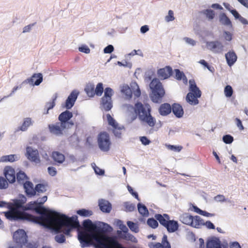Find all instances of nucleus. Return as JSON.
Returning a JSON list of instances; mask_svg holds the SVG:
<instances>
[{
    "label": "nucleus",
    "instance_id": "obj_1",
    "mask_svg": "<svg viewBox=\"0 0 248 248\" xmlns=\"http://www.w3.org/2000/svg\"><path fill=\"white\" fill-rule=\"evenodd\" d=\"M47 197L44 196L41 198H38L36 201L30 202L28 203L29 208H32V211L39 215V216H33L39 222L43 223H46L53 218L56 214L58 212L53 209H49L43 205L47 201Z\"/></svg>",
    "mask_w": 248,
    "mask_h": 248
},
{
    "label": "nucleus",
    "instance_id": "obj_2",
    "mask_svg": "<svg viewBox=\"0 0 248 248\" xmlns=\"http://www.w3.org/2000/svg\"><path fill=\"white\" fill-rule=\"evenodd\" d=\"M124 106L128 110L133 109L135 114L138 115V118L142 122L146 123L149 126L154 127L156 121L151 114V108L149 106L146 109L140 102H137L133 107L130 104H125Z\"/></svg>",
    "mask_w": 248,
    "mask_h": 248
},
{
    "label": "nucleus",
    "instance_id": "obj_3",
    "mask_svg": "<svg viewBox=\"0 0 248 248\" xmlns=\"http://www.w3.org/2000/svg\"><path fill=\"white\" fill-rule=\"evenodd\" d=\"M124 106L128 110L133 109L135 114L138 115V118L142 122L146 123L149 126L154 127L156 121L151 114V108L149 106L146 109L140 102H137L133 107L130 104H125Z\"/></svg>",
    "mask_w": 248,
    "mask_h": 248
},
{
    "label": "nucleus",
    "instance_id": "obj_4",
    "mask_svg": "<svg viewBox=\"0 0 248 248\" xmlns=\"http://www.w3.org/2000/svg\"><path fill=\"white\" fill-rule=\"evenodd\" d=\"M151 93L150 97L153 102L160 103L165 95V92L161 82L157 78H154L150 83Z\"/></svg>",
    "mask_w": 248,
    "mask_h": 248
},
{
    "label": "nucleus",
    "instance_id": "obj_5",
    "mask_svg": "<svg viewBox=\"0 0 248 248\" xmlns=\"http://www.w3.org/2000/svg\"><path fill=\"white\" fill-rule=\"evenodd\" d=\"M155 217L160 224L165 227L169 233L176 232L179 230V224L177 220L170 219V216L167 214H156Z\"/></svg>",
    "mask_w": 248,
    "mask_h": 248
},
{
    "label": "nucleus",
    "instance_id": "obj_6",
    "mask_svg": "<svg viewBox=\"0 0 248 248\" xmlns=\"http://www.w3.org/2000/svg\"><path fill=\"white\" fill-rule=\"evenodd\" d=\"M46 226H41L45 229L51 230L55 233L57 234L62 232V228L66 227V229L64 231V234L66 236H71V232L75 229V226L72 225H63L61 224V222L56 220V219H51L46 223H44Z\"/></svg>",
    "mask_w": 248,
    "mask_h": 248
},
{
    "label": "nucleus",
    "instance_id": "obj_7",
    "mask_svg": "<svg viewBox=\"0 0 248 248\" xmlns=\"http://www.w3.org/2000/svg\"><path fill=\"white\" fill-rule=\"evenodd\" d=\"M5 217L6 218L12 221H27L31 222L40 226H46L41 222L38 221L33 215L28 213H24L21 215H16L10 211L4 212Z\"/></svg>",
    "mask_w": 248,
    "mask_h": 248
},
{
    "label": "nucleus",
    "instance_id": "obj_8",
    "mask_svg": "<svg viewBox=\"0 0 248 248\" xmlns=\"http://www.w3.org/2000/svg\"><path fill=\"white\" fill-rule=\"evenodd\" d=\"M53 218L61 222L62 224L63 225H72L75 226V228H78L80 226L79 222L76 215L69 217L67 215L58 212V213L54 215Z\"/></svg>",
    "mask_w": 248,
    "mask_h": 248
},
{
    "label": "nucleus",
    "instance_id": "obj_9",
    "mask_svg": "<svg viewBox=\"0 0 248 248\" xmlns=\"http://www.w3.org/2000/svg\"><path fill=\"white\" fill-rule=\"evenodd\" d=\"M97 143L101 151H108L111 144L109 134L107 132H101L99 133L97 136Z\"/></svg>",
    "mask_w": 248,
    "mask_h": 248
},
{
    "label": "nucleus",
    "instance_id": "obj_10",
    "mask_svg": "<svg viewBox=\"0 0 248 248\" xmlns=\"http://www.w3.org/2000/svg\"><path fill=\"white\" fill-rule=\"evenodd\" d=\"M13 239L16 244L21 245L23 247L27 244V247L29 248H35L31 243H28V235L26 232L23 229H18L13 234Z\"/></svg>",
    "mask_w": 248,
    "mask_h": 248
},
{
    "label": "nucleus",
    "instance_id": "obj_11",
    "mask_svg": "<svg viewBox=\"0 0 248 248\" xmlns=\"http://www.w3.org/2000/svg\"><path fill=\"white\" fill-rule=\"evenodd\" d=\"M73 113L68 109L62 112L58 116V120L63 127L67 129L71 128L74 125L71 119L73 117Z\"/></svg>",
    "mask_w": 248,
    "mask_h": 248
},
{
    "label": "nucleus",
    "instance_id": "obj_12",
    "mask_svg": "<svg viewBox=\"0 0 248 248\" xmlns=\"http://www.w3.org/2000/svg\"><path fill=\"white\" fill-rule=\"evenodd\" d=\"M26 202V197L23 194H19L18 199H15L13 200V205L17 209L23 211H32V208H30L28 206V203L26 205H24Z\"/></svg>",
    "mask_w": 248,
    "mask_h": 248
},
{
    "label": "nucleus",
    "instance_id": "obj_13",
    "mask_svg": "<svg viewBox=\"0 0 248 248\" xmlns=\"http://www.w3.org/2000/svg\"><path fill=\"white\" fill-rule=\"evenodd\" d=\"M26 156L29 160L36 164L41 162L38 150L31 146L26 147Z\"/></svg>",
    "mask_w": 248,
    "mask_h": 248
},
{
    "label": "nucleus",
    "instance_id": "obj_14",
    "mask_svg": "<svg viewBox=\"0 0 248 248\" xmlns=\"http://www.w3.org/2000/svg\"><path fill=\"white\" fill-rule=\"evenodd\" d=\"M79 93V92L76 90L72 91L66 99L64 104L62 105V107L67 109H71L74 106Z\"/></svg>",
    "mask_w": 248,
    "mask_h": 248
},
{
    "label": "nucleus",
    "instance_id": "obj_15",
    "mask_svg": "<svg viewBox=\"0 0 248 248\" xmlns=\"http://www.w3.org/2000/svg\"><path fill=\"white\" fill-rule=\"evenodd\" d=\"M206 45L207 48L214 53H221L223 50L224 46L219 41H207Z\"/></svg>",
    "mask_w": 248,
    "mask_h": 248
},
{
    "label": "nucleus",
    "instance_id": "obj_16",
    "mask_svg": "<svg viewBox=\"0 0 248 248\" xmlns=\"http://www.w3.org/2000/svg\"><path fill=\"white\" fill-rule=\"evenodd\" d=\"M48 128L51 134L57 136L62 135L63 131L66 129L65 127H63L59 122H57L54 124H49Z\"/></svg>",
    "mask_w": 248,
    "mask_h": 248
},
{
    "label": "nucleus",
    "instance_id": "obj_17",
    "mask_svg": "<svg viewBox=\"0 0 248 248\" xmlns=\"http://www.w3.org/2000/svg\"><path fill=\"white\" fill-rule=\"evenodd\" d=\"M43 81V75L41 73L34 74L31 78L25 80L22 84L30 83L33 85L38 86Z\"/></svg>",
    "mask_w": 248,
    "mask_h": 248
},
{
    "label": "nucleus",
    "instance_id": "obj_18",
    "mask_svg": "<svg viewBox=\"0 0 248 248\" xmlns=\"http://www.w3.org/2000/svg\"><path fill=\"white\" fill-rule=\"evenodd\" d=\"M3 174L6 179L11 184L16 182V177L15 170L10 166H6L4 168Z\"/></svg>",
    "mask_w": 248,
    "mask_h": 248
},
{
    "label": "nucleus",
    "instance_id": "obj_19",
    "mask_svg": "<svg viewBox=\"0 0 248 248\" xmlns=\"http://www.w3.org/2000/svg\"><path fill=\"white\" fill-rule=\"evenodd\" d=\"M23 188L26 195L29 198H32L36 196L35 186L33 183L29 181H26L23 185Z\"/></svg>",
    "mask_w": 248,
    "mask_h": 248
},
{
    "label": "nucleus",
    "instance_id": "obj_20",
    "mask_svg": "<svg viewBox=\"0 0 248 248\" xmlns=\"http://www.w3.org/2000/svg\"><path fill=\"white\" fill-rule=\"evenodd\" d=\"M157 73L158 77L163 79H166L172 75L173 70L170 66H166L164 68L158 69Z\"/></svg>",
    "mask_w": 248,
    "mask_h": 248
},
{
    "label": "nucleus",
    "instance_id": "obj_21",
    "mask_svg": "<svg viewBox=\"0 0 248 248\" xmlns=\"http://www.w3.org/2000/svg\"><path fill=\"white\" fill-rule=\"evenodd\" d=\"M98 206L100 210L105 213H109L112 209L111 203L105 199H100L98 201Z\"/></svg>",
    "mask_w": 248,
    "mask_h": 248
},
{
    "label": "nucleus",
    "instance_id": "obj_22",
    "mask_svg": "<svg viewBox=\"0 0 248 248\" xmlns=\"http://www.w3.org/2000/svg\"><path fill=\"white\" fill-rule=\"evenodd\" d=\"M206 248H222V244L219 238L214 236L207 240Z\"/></svg>",
    "mask_w": 248,
    "mask_h": 248
},
{
    "label": "nucleus",
    "instance_id": "obj_23",
    "mask_svg": "<svg viewBox=\"0 0 248 248\" xmlns=\"http://www.w3.org/2000/svg\"><path fill=\"white\" fill-rule=\"evenodd\" d=\"M171 112H172L174 115L177 118L183 117L184 113L182 106L179 103H174L171 106Z\"/></svg>",
    "mask_w": 248,
    "mask_h": 248
},
{
    "label": "nucleus",
    "instance_id": "obj_24",
    "mask_svg": "<svg viewBox=\"0 0 248 248\" xmlns=\"http://www.w3.org/2000/svg\"><path fill=\"white\" fill-rule=\"evenodd\" d=\"M95 231L103 232H111L113 231V228L108 223L98 221L95 226Z\"/></svg>",
    "mask_w": 248,
    "mask_h": 248
},
{
    "label": "nucleus",
    "instance_id": "obj_25",
    "mask_svg": "<svg viewBox=\"0 0 248 248\" xmlns=\"http://www.w3.org/2000/svg\"><path fill=\"white\" fill-rule=\"evenodd\" d=\"M34 121L30 117H26L23 119V123L21 126L17 127L15 132L19 131H26L30 126L33 125Z\"/></svg>",
    "mask_w": 248,
    "mask_h": 248
},
{
    "label": "nucleus",
    "instance_id": "obj_26",
    "mask_svg": "<svg viewBox=\"0 0 248 248\" xmlns=\"http://www.w3.org/2000/svg\"><path fill=\"white\" fill-rule=\"evenodd\" d=\"M179 220L183 224L191 227L193 226V216L190 215L189 213H185L180 215Z\"/></svg>",
    "mask_w": 248,
    "mask_h": 248
},
{
    "label": "nucleus",
    "instance_id": "obj_27",
    "mask_svg": "<svg viewBox=\"0 0 248 248\" xmlns=\"http://www.w3.org/2000/svg\"><path fill=\"white\" fill-rule=\"evenodd\" d=\"M78 239L82 248L89 247L92 246L90 241L87 239L86 234L83 232H78Z\"/></svg>",
    "mask_w": 248,
    "mask_h": 248
},
{
    "label": "nucleus",
    "instance_id": "obj_28",
    "mask_svg": "<svg viewBox=\"0 0 248 248\" xmlns=\"http://www.w3.org/2000/svg\"><path fill=\"white\" fill-rule=\"evenodd\" d=\"M225 56L227 64L230 67L232 66L237 59V56L234 51H229L225 54Z\"/></svg>",
    "mask_w": 248,
    "mask_h": 248
},
{
    "label": "nucleus",
    "instance_id": "obj_29",
    "mask_svg": "<svg viewBox=\"0 0 248 248\" xmlns=\"http://www.w3.org/2000/svg\"><path fill=\"white\" fill-rule=\"evenodd\" d=\"M189 93L192 94L196 95L198 97H201L202 95V92L197 87L194 80L190 79L189 80Z\"/></svg>",
    "mask_w": 248,
    "mask_h": 248
},
{
    "label": "nucleus",
    "instance_id": "obj_30",
    "mask_svg": "<svg viewBox=\"0 0 248 248\" xmlns=\"http://www.w3.org/2000/svg\"><path fill=\"white\" fill-rule=\"evenodd\" d=\"M219 21L221 25L227 27L228 29H232V21L225 13H223L220 14L219 16Z\"/></svg>",
    "mask_w": 248,
    "mask_h": 248
},
{
    "label": "nucleus",
    "instance_id": "obj_31",
    "mask_svg": "<svg viewBox=\"0 0 248 248\" xmlns=\"http://www.w3.org/2000/svg\"><path fill=\"white\" fill-rule=\"evenodd\" d=\"M171 105L168 103H164L162 104L159 108L158 112L160 115L166 116L171 113Z\"/></svg>",
    "mask_w": 248,
    "mask_h": 248
},
{
    "label": "nucleus",
    "instance_id": "obj_32",
    "mask_svg": "<svg viewBox=\"0 0 248 248\" xmlns=\"http://www.w3.org/2000/svg\"><path fill=\"white\" fill-rule=\"evenodd\" d=\"M48 185L47 183H39L35 186L36 195L39 196L40 194L44 193L47 190Z\"/></svg>",
    "mask_w": 248,
    "mask_h": 248
},
{
    "label": "nucleus",
    "instance_id": "obj_33",
    "mask_svg": "<svg viewBox=\"0 0 248 248\" xmlns=\"http://www.w3.org/2000/svg\"><path fill=\"white\" fill-rule=\"evenodd\" d=\"M52 158L58 163L62 164L65 160V156L62 153L54 151L52 153Z\"/></svg>",
    "mask_w": 248,
    "mask_h": 248
},
{
    "label": "nucleus",
    "instance_id": "obj_34",
    "mask_svg": "<svg viewBox=\"0 0 248 248\" xmlns=\"http://www.w3.org/2000/svg\"><path fill=\"white\" fill-rule=\"evenodd\" d=\"M137 208L139 213L143 217H147L149 215V213L147 207L141 202L137 204Z\"/></svg>",
    "mask_w": 248,
    "mask_h": 248
},
{
    "label": "nucleus",
    "instance_id": "obj_35",
    "mask_svg": "<svg viewBox=\"0 0 248 248\" xmlns=\"http://www.w3.org/2000/svg\"><path fill=\"white\" fill-rule=\"evenodd\" d=\"M199 98L191 93H188L186 96V101L190 105H196L199 104Z\"/></svg>",
    "mask_w": 248,
    "mask_h": 248
},
{
    "label": "nucleus",
    "instance_id": "obj_36",
    "mask_svg": "<svg viewBox=\"0 0 248 248\" xmlns=\"http://www.w3.org/2000/svg\"><path fill=\"white\" fill-rule=\"evenodd\" d=\"M100 104L103 109L106 111L110 110L113 107L112 99L109 100L108 99L104 100V99H101Z\"/></svg>",
    "mask_w": 248,
    "mask_h": 248
},
{
    "label": "nucleus",
    "instance_id": "obj_37",
    "mask_svg": "<svg viewBox=\"0 0 248 248\" xmlns=\"http://www.w3.org/2000/svg\"><path fill=\"white\" fill-rule=\"evenodd\" d=\"M16 177L18 183L21 185H23L26 181L25 180L29 179V177L26 173L22 170H20L17 172Z\"/></svg>",
    "mask_w": 248,
    "mask_h": 248
},
{
    "label": "nucleus",
    "instance_id": "obj_38",
    "mask_svg": "<svg viewBox=\"0 0 248 248\" xmlns=\"http://www.w3.org/2000/svg\"><path fill=\"white\" fill-rule=\"evenodd\" d=\"M84 91L89 97H93L95 95L94 84L91 83L87 84L84 88Z\"/></svg>",
    "mask_w": 248,
    "mask_h": 248
},
{
    "label": "nucleus",
    "instance_id": "obj_39",
    "mask_svg": "<svg viewBox=\"0 0 248 248\" xmlns=\"http://www.w3.org/2000/svg\"><path fill=\"white\" fill-rule=\"evenodd\" d=\"M175 78L178 80H183L184 83H187V79L183 71H180L179 69H174Z\"/></svg>",
    "mask_w": 248,
    "mask_h": 248
},
{
    "label": "nucleus",
    "instance_id": "obj_40",
    "mask_svg": "<svg viewBox=\"0 0 248 248\" xmlns=\"http://www.w3.org/2000/svg\"><path fill=\"white\" fill-rule=\"evenodd\" d=\"M18 159V157L16 155H3L0 159V162H13Z\"/></svg>",
    "mask_w": 248,
    "mask_h": 248
},
{
    "label": "nucleus",
    "instance_id": "obj_41",
    "mask_svg": "<svg viewBox=\"0 0 248 248\" xmlns=\"http://www.w3.org/2000/svg\"><path fill=\"white\" fill-rule=\"evenodd\" d=\"M199 13L202 15H205L206 17L208 18V20H212L215 17V12L213 10L210 9L203 10L200 11Z\"/></svg>",
    "mask_w": 248,
    "mask_h": 248
},
{
    "label": "nucleus",
    "instance_id": "obj_42",
    "mask_svg": "<svg viewBox=\"0 0 248 248\" xmlns=\"http://www.w3.org/2000/svg\"><path fill=\"white\" fill-rule=\"evenodd\" d=\"M204 220L199 216H193V226L191 227L199 229L203 226Z\"/></svg>",
    "mask_w": 248,
    "mask_h": 248
},
{
    "label": "nucleus",
    "instance_id": "obj_43",
    "mask_svg": "<svg viewBox=\"0 0 248 248\" xmlns=\"http://www.w3.org/2000/svg\"><path fill=\"white\" fill-rule=\"evenodd\" d=\"M121 92L125 94L126 98L129 99L132 96V92L127 85H124L121 89Z\"/></svg>",
    "mask_w": 248,
    "mask_h": 248
},
{
    "label": "nucleus",
    "instance_id": "obj_44",
    "mask_svg": "<svg viewBox=\"0 0 248 248\" xmlns=\"http://www.w3.org/2000/svg\"><path fill=\"white\" fill-rule=\"evenodd\" d=\"M78 215L81 217H88L93 214L92 211L85 208L79 209L76 211Z\"/></svg>",
    "mask_w": 248,
    "mask_h": 248
},
{
    "label": "nucleus",
    "instance_id": "obj_45",
    "mask_svg": "<svg viewBox=\"0 0 248 248\" xmlns=\"http://www.w3.org/2000/svg\"><path fill=\"white\" fill-rule=\"evenodd\" d=\"M96 222H93L90 219H85L82 221V225L83 227L86 228H92L95 230V226L96 225Z\"/></svg>",
    "mask_w": 248,
    "mask_h": 248
},
{
    "label": "nucleus",
    "instance_id": "obj_46",
    "mask_svg": "<svg viewBox=\"0 0 248 248\" xmlns=\"http://www.w3.org/2000/svg\"><path fill=\"white\" fill-rule=\"evenodd\" d=\"M113 91L110 87H107L104 90V96L101 98V99H108L110 100L112 99V96L113 94Z\"/></svg>",
    "mask_w": 248,
    "mask_h": 248
},
{
    "label": "nucleus",
    "instance_id": "obj_47",
    "mask_svg": "<svg viewBox=\"0 0 248 248\" xmlns=\"http://www.w3.org/2000/svg\"><path fill=\"white\" fill-rule=\"evenodd\" d=\"M127 225L130 230L135 233L139 232V225L137 223H135L132 221H127L126 222Z\"/></svg>",
    "mask_w": 248,
    "mask_h": 248
},
{
    "label": "nucleus",
    "instance_id": "obj_48",
    "mask_svg": "<svg viewBox=\"0 0 248 248\" xmlns=\"http://www.w3.org/2000/svg\"><path fill=\"white\" fill-rule=\"evenodd\" d=\"M120 238L127 241H130L133 243L138 242L137 238L134 235L129 233L128 232L122 235Z\"/></svg>",
    "mask_w": 248,
    "mask_h": 248
},
{
    "label": "nucleus",
    "instance_id": "obj_49",
    "mask_svg": "<svg viewBox=\"0 0 248 248\" xmlns=\"http://www.w3.org/2000/svg\"><path fill=\"white\" fill-rule=\"evenodd\" d=\"M158 221L154 217L149 218L147 220V225L153 229H156L158 226Z\"/></svg>",
    "mask_w": 248,
    "mask_h": 248
},
{
    "label": "nucleus",
    "instance_id": "obj_50",
    "mask_svg": "<svg viewBox=\"0 0 248 248\" xmlns=\"http://www.w3.org/2000/svg\"><path fill=\"white\" fill-rule=\"evenodd\" d=\"M124 127L123 125L117 126L116 127L113 128L112 132L114 136L117 138H121L122 133L120 131L121 130H124Z\"/></svg>",
    "mask_w": 248,
    "mask_h": 248
},
{
    "label": "nucleus",
    "instance_id": "obj_51",
    "mask_svg": "<svg viewBox=\"0 0 248 248\" xmlns=\"http://www.w3.org/2000/svg\"><path fill=\"white\" fill-rule=\"evenodd\" d=\"M104 91L103 84L101 82L98 83L95 89H94V93L97 96H100L102 95Z\"/></svg>",
    "mask_w": 248,
    "mask_h": 248
},
{
    "label": "nucleus",
    "instance_id": "obj_52",
    "mask_svg": "<svg viewBox=\"0 0 248 248\" xmlns=\"http://www.w3.org/2000/svg\"><path fill=\"white\" fill-rule=\"evenodd\" d=\"M108 124L111 126L112 128L116 127L118 126V124L115 120L111 117L109 114H107L106 115Z\"/></svg>",
    "mask_w": 248,
    "mask_h": 248
},
{
    "label": "nucleus",
    "instance_id": "obj_53",
    "mask_svg": "<svg viewBox=\"0 0 248 248\" xmlns=\"http://www.w3.org/2000/svg\"><path fill=\"white\" fill-rule=\"evenodd\" d=\"M54 239L56 242L59 244H63L66 242V238L63 234L57 233L55 236Z\"/></svg>",
    "mask_w": 248,
    "mask_h": 248
},
{
    "label": "nucleus",
    "instance_id": "obj_54",
    "mask_svg": "<svg viewBox=\"0 0 248 248\" xmlns=\"http://www.w3.org/2000/svg\"><path fill=\"white\" fill-rule=\"evenodd\" d=\"M124 206L125 207L126 212H132L136 209L135 205L134 203H131L128 202L124 203Z\"/></svg>",
    "mask_w": 248,
    "mask_h": 248
},
{
    "label": "nucleus",
    "instance_id": "obj_55",
    "mask_svg": "<svg viewBox=\"0 0 248 248\" xmlns=\"http://www.w3.org/2000/svg\"><path fill=\"white\" fill-rule=\"evenodd\" d=\"M57 98V93H55L52 97V100L50 102H47L45 105V108H47L48 109H52L55 106V101Z\"/></svg>",
    "mask_w": 248,
    "mask_h": 248
},
{
    "label": "nucleus",
    "instance_id": "obj_56",
    "mask_svg": "<svg viewBox=\"0 0 248 248\" xmlns=\"http://www.w3.org/2000/svg\"><path fill=\"white\" fill-rule=\"evenodd\" d=\"M224 94L226 97H231L233 94V89L231 85H227L224 88Z\"/></svg>",
    "mask_w": 248,
    "mask_h": 248
},
{
    "label": "nucleus",
    "instance_id": "obj_57",
    "mask_svg": "<svg viewBox=\"0 0 248 248\" xmlns=\"http://www.w3.org/2000/svg\"><path fill=\"white\" fill-rule=\"evenodd\" d=\"M120 231L118 230L117 231V234L119 237H121L124 234L128 232V229L127 228L125 225L123 224L119 228Z\"/></svg>",
    "mask_w": 248,
    "mask_h": 248
},
{
    "label": "nucleus",
    "instance_id": "obj_58",
    "mask_svg": "<svg viewBox=\"0 0 248 248\" xmlns=\"http://www.w3.org/2000/svg\"><path fill=\"white\" fill-rule=\"evenodd\" d=\"M165 248H171L170 243L168 240V236L166 234H164L162 238L161 243H160Z\"/></svg>",
    "mask_w": 248,
    "mask_h": 248
},
{
    "label": "nucleus",
    "instance_id": "obj_59",
    "mask_svg": "<svg viewBox=\"0 0 248 248\" xmlns=\"http://www.w3.org/2000/svg\"><path fill=\"white\" fill-rule=\"evenodd\" d=\"M222 140L226 144H231L233 141V137L229 134L225 135L223 136Z\"/></svg>",
    "mask_w": 248,
    "mask_h": 248
},
{
    "label": "nucleus",
    "instance_id": "obj_60",
    "mask_svg": "<svg viewBox=\"0 0 248 248\" xmlns=\"http://www.w3.org/2000/svg\"><path fill=\"white\" fill-rule=\"evenodd\" d=\"M7 180L2 176H0V189H6L8 187Z\"/></svg>",
    "mask_w": 248,
    "mask_h": 248
},
{
    "label": "nucleus",
    "instance_id": "obj_61",
    "mask_svg": "<svg viewBox=\"0 0 248 248\" xmlns=\"http://www.w3.org/2000/svg\"><path fill=\"white\" fill-rule=\"evenodd\" d=\"M92 166L96 174L99 175H103L104 174L105 170L97 167L94 163H92Z\"/></svg>",
    "mask_w": 248,
    "mask_h": 248
},
{
    "label": "nucleus",
    "instance_id": "obj_62",
    "mask_svg": "<svg viewBox=\"0 0 248 248\" xmlns=\"http://www.w3.org/2000/svg\"><path fill=\"white\" fill-rule=\"evenodd\" d=\"M214 200L217 202H231V201L230 200H227V199H226L224 196L223 195H217L216 196H215L214 197Z\"/></svg>",
    "mask_w": 248,
    "mask_h": 248
},
{
    "label": "nucleus",
    "instance_id": "obj_63",
    "mask_svg": "<svg viewBox=\"0 0 248 248\" xmlns=\"http://www.w3.org/2000/svg\"><path fill=\"white\" fill-rule=\"evenodd\" d=\"M78 50L80 52L84 53L85 54H89L90 52V49L86 45H82L78 47Z\"/></svg>",
    "mask_w": 248,
    "mask_h": 248
},
{
    "label": "nucleus",
    "instance_id": "obj_64",
    "mask_svg": "<svg viewBox=\"0 0 248 248\" xmlns=\"http://www.w3.org/2000/svg\"><path fill=\"white\" fill-rule=\"evenodd\" d=\"M174 19L173 12L170 10L168 12V15L165 16L166 21L168 22H170L174 20Z\"/></svg>",
    "mask_w": 248,
    "mask_h": 248
}]
</instances>
